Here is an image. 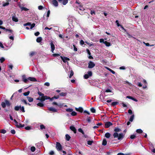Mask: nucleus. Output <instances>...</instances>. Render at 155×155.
I'll use <instances>...</instances> for the list:
<instances>
[{"label": "nucleus", "mask_w": 155, "mask_h": 155, "mask_svg": "<svg viewBox=\"0 0 155 155\" xmlns=\"http://www.w3.org/2000/svg\"><path fill=\"white\" fill-rule=\"evenodd\" d=\"M121 130V129L118 128H116L114 129V131L115 132H114L113 135L114 138H117L118 140H122L124 136V135L122 133H120L119 134H118L117 132H119Z\"/></svg>", "instance_id": "nucleus-1"}, {"label": "nucleus", "mask_w": 155, "mask_h": 155, "mask_svg": "<svg viewBox=\"0 0 155 155\" xmlns=\"http://www.w3.org/2000/svg\"><path fill=\"white\" fill-rule=\"evenodd\" d=\"M38 94L40 96H41V97H39L37 99V100H39L41 102L44 101L45 100L49 99L50 98V97H49L47 96H44L43 94L42 93L40 92H38Z\"/></svg>", "instance_id": "nucleus-2"}, {"label": "nucleus", "mask_w": 155, "mask_h": 155, "mask_svg": "<svg viewBox=\"0 0 155 155\" xmlns=\"http://www.w3.org/2000/svg\"><path fill=\"white\" fill-rule=\"evenodd\" d=\"M73 29L71 28H68L66 29V33L68 35V36H71L73 34Z\"/></svg>", "instance_id": "nucleus-3"}, {"label": "nucleus", "mask_w": 155, "mask_h": 155, "mask_svg": "<svg viewBox=\"0 0 155 155\" xmlns=\"http://www.w3.org/2000/svg\"><path fill=\"white\" fill-rule=\"evenodd\" d=\"M72 37L74 38H78L80 39L82 35L78 33H73L72 34Z\"/></svg>", "instance_id": "nucleus-4"}, {"label": "nucleus", "mask_w": 155, "mask_h": 155, "mask_svg": "<svg viewBox=\"0 0 155 155\" xmlns=\"http://www.w3.org/2000/svg\"><path fill=\"white\" fill-rule=\"evenodd\" d=\"M100 42L101 43L103 42L107 46H109L111 45V44L106 41H104V39H100Z\"/></svg>", "instance_id": "nucleus-5"}, {"label": "nucleus", "mask_w": 155, "mask_h": 155, "mask_svg": "<svg viewBox=\"0 0 155 155\" xmlns=\"http://www.w3.org/2000/svg\"><path fill=\"white\" fill-rule=\"evenodd\" d=\"M56 147L58 151L61 150H62L61 145L59 142H57L56 143Z\"/></svg>", "instance_id": "nucleus-6"}, {"label": "nucleus", "mask_w": 155, "mask_h": 155, "mask_svg": "<svg viewBox=\"0 0 155 155\" xmlns=\"http://www.w3.org/2000/svg\"><path fill=\"white\" fill-rule=\"evenodd\" d=\"M95 66V64L93 62L90 61L88 63V68H94Z\"/></svg>", "instance_id": "nucleus-7"}, {"label": "nucleus", "mask_w": 155, "mask_h": 155, "mask_svg": "<svg viewBox=\"0 0 155 155\" xmlns=\"http://www.w3.org/2000/svg\"><path fill=\"white\" fill-rule=\"evenodd\" d=\"M0 28L5 30V32H7L8 31L9 33H12V30L6 28L5 27H4L2 26H0Z\"/></svg>", "instance_id": "nucleus-8"}, {"label": "nucleus", "mask_w": 155, "mask_h": 155, "mask_svg": "<svg viewBox=\"0 0 155 155\" xmlns=\"http://www.w3.org/2000/svg\"><path fill=\"white\" fill-rule=\"evenodd\" d=\"M113 125V124L110 122H106L105 124V127L106 128H108L110 127V126Z\"/></svg>", "instance_id": "nucleus-9"}, {"label": "nucleus", "mask_w": 155, "mask_h": 155, "mask_svg": "<svg viewBox=\"0 0 155 155\" xmlns=\"http://www.w3.org/2000/svg\"><path fill=\"white\" fill-rule=\"evenodd\" d=\"M51 47V51L52 53H54V51L55 49V47L54 44H53L52 41H51L50 43Z\"/></svg>", "instance_id": "nucleus-10"}, {"label": "nucleus", "mask_w": 155, "mask_h": 155, "mask_svg": "<svg viewBox=\"0 0 155 155\" xmlns=\"http://www.w3.org/2000/svg\"><path fill=\"white\" fill-rule=\"evenodd\" d=\"M22 81L25 83H27L28 81V78H26L25 76L23 75L22 76Z\"/></svg>", "instance_id": "nucleus-11"}, {"label": "nucleus", "mask_w": 155, "mask_h": 155, "mask_svg": "<svg viewBox=\"0 0 155 155\" xmlns=\"http://www.w3.org/2000/svg\"><path fill=\"white\" fill-rule=\"evenodd\" d=\"M61 58L63 61L64 62H66V61L69 60V59L67 57H63L62 56H61Z\"/></svg>", "instance_id": "nucleus-12"}, {"label": "nucleus", "mask_w": 155, "mask_h": 155, "mask_svg": "<svg viewBox=\"0 0 155 155\" xmlns=\"http://www.w3.org/2000/svg\"><path fill=\"white\" fill-rule=\"evenodd\" d=\"M75 109L76 111L80 112L81 113L82 112L83 110V108H82V107H79L78 108L76 107L75 108Z\"/></svg>", "instance_id": "nucleus-13"}, {"label": "nucleus", "mask_w": 155, "mask_h": 155, "mask_svg": "<svg viewBox=\"0 0 155 155\" xmlns=\"http://www.w3.org/2000/svg\"><path fill=\"white\" fill-rule=\"evenodd\" d=\"M59 2H61L63 1L62 4L63 5H66L68 2V0H58Z\"/></svg>", "instance_id": "nucleus-14"}, {"label": "nucleus", "mask_w": 155, "mask_h": 155, "mask_svg": "<svg viewBox=\"0 0 155 155\" xmlns=\"http://www.w3.org/2000/svg\"><path fill=\"white\" fill-rule=\"evenodd\" d=\"M12 20L15 22H17L18 21V18L15 17V15H14L12 17Z\"/></svg>", "instance_id": "nucleus-15"}, {"label": "nucleus", "mask_w": 155, "mask_h": 155, "mask_svg": "<svg viewBox=\"0 0 155 155\" xmlns=\"http://www.w3.org/2000/svg\"><path fill=\"white\" fill-rule=\"evenodd\" d=\"M70 128L71 130L73 131L75 134L76 133V130L74 126H71L70 127Z\"/></svg>", "instance_id": "nucleus-16"}, {"label": "nucleus", "mask_w": 155, "mask_h": 155, "mask_svg": "<svg viewBox=\"0 0 155 155\" xmlns=\"http://www.w3.org/2000/svg\"><path fill=\"white\" fill-rule=\"evenodd\" d=\"M48 110H49L50 111H52L53 112H57V110L56 109L53 108L52 107H49L48 108Z\"/></svg>", "instance_id": "nucleus-17"}, {"label": "nucleus", "mask_w": 155, "mask_h": 155, "mask_svg": "<svg viewBox=\"0 0 155 155\" xmlns=\"http://www.w3.org/2000/svg\"><path fill=\"white\" fill-rule=\"evenodd\" d=\"M28 80H30L32 81H36L37 80L35 79V78H33V77H29L28 78Z\"/></svg>", "instance_id": "nucleus-18"}, {"label": "nucleus", "mask_w": 155, "mask_h": 155, "mask_svg": "<svg viewBox=\"0 0 155 155\" xmlns=\"http://www.w3.org/2000/svg\"><path fill=\"white\" fill-rule=\"evenodd\" d=\"M52 3L53 5L56 7L58 6V3L56 0H53Z\"/></svg>", "instance_id": "nucleus-19"}, {"label": "nucleus", "mask_w": 155, "mask_h": 155, "mask_svg": "<svg viewBox=\"0 0 155 155\" xmlns=\"http://www.w3.org/2000/svg\"><path fill=\"white\" fill-rule=\"evenodd\" d=\"M16 126L17 127L20 128H21V127H24L25 126V125H24V124L22 125L21 124L18 123V124L16 125Z\"/></svg>", "instance_id": "nucleus-20"}, {"label": "nucleus", "mask_w": 155, "mask_h": 155, "mask_svg": "<svg viewBox=\"0 0 155 155\" xmlns=\"http://www.w3.org/2000/svg\"><path fill=\"white\" fill-rule=\"evenodd\" d=\"M126 97L127 98H129V99H131V100H133V101H135L136 102L137 101V100L136 99L133 98V97H132L131 96H127Z\"/></svg>", "instance_id": "nucleus-21"}, {"label": "nucleus", "mask_w": 155, "mask_h": 155, "mask_svg": "<svg viewBox=\"0 0 155 155\" xmlns=\"http://www.w3.org/2000/svg\"><path fill=\"white\" fill-rule=\"evenodd\" d=\"M20 8L21 11L24 10L25 11H27L29 10V9L25 7L20 6Z\"/></svg>", "instance_id": "nucleus-22"}, {"label": "nucleus", "mask_w": 155, "mask_h": 155, "mask_svg": "<svg viewBox=\"0 0 155 155\" xmlns=\"http://www.w3.org/2000/svg\"><path fill=\"white\" fill-rule=\"evenodd\" d=\"M107 141L106 140V139H104L102 143V145L104 146H105L107 145Z\"/></svg>", "instance_id": "nucleus-23"}, {"label": "nucleus", "mask_w": 155, "mask_h": 155, "mask_svg": "<svg viewBox=\"0 0 155 155\" xmlns=\"http://www.w3.org/2000/svg\"><path fill=\"white\" fill-rule=\"evenodd\" d=\"M110 136V134L108 132L106 133L105 134V137L107 138H109Z\"/></svg>", "instance_id": "nucleus-24"}, {"label": "nucleus", "mask_w": 155, "mask_h": 155, "mask_svg": "<svg viewBox=\"0 0 155 155\" xmlns=\"http://www.w3.org/2000/svg\"><path fill=\"white\" fill-rule=\"evenodd\" d=\"M27 98L28 100V101L30 102H31L33 101V99L31 97H29L28 96L27 97Z\"/></svg>", "instance_id": "nucleus-25"}, {"label": "nucleus", "mask_w": 155, "mask_h": 155, "mask_svg": "<svg viewBox=\"0 0 155 155\" xmlns=\"http://www.w3.org/2000/svg\"><path fill=\"white\" fill-rule=\"evenodd\" d=\"M78 6L79 7V9L81 11H84L85 10V9L82 5H78Z\"/></svg>", "instance_id": "nucleus-26"}, {"label": "nucleus", "mask_w": 155, "mask_h": 155, "mask_svg": "<svg viewBox=\"0 0 155 155\" xmlns=\"http://www.w3.org/2000/svg\"><path fill=\"white\" fill-rule=\"evenodd\" d=\"M65 137L66 140L67 141H69L71 138L70 136L68 134H66Z\"/></svg>", "instance_id": "nucleus-27"}, {"label": "nucleus", "mask_w": 155, "mask_h": 155, "mask_svg": "<svg viewBox=\"0 0 155 155\" xmlns=\"http://www.w3.org/2000/svg\"><path fill=\"white\" fill-rule=\"evenodd\" d=\"M21 108V106H16L15 107V110L16 111H18Z\"/></svg>", "instance_id": "nucleus-28"}, {"label": "nucleus", "mask_w": 155, "mask_h": 155, "mask_svg": "<svg viewBox=\"0 0 155 155\" xmlns=\"http://www.w3.org/2000/svg\"><path fill=\"white\" fill-rule=\"evenodd\" d=\"M9 4V3L8 2H3L2 5L3 6L5 7V6L8 5Z\"/></svg>", "instance_id": "nucleus-29"}, {"label": "nucleus", "mask_w": 155, "mask_h": 155, "mask_svg": "<svg viewBox=\"0 0 155 155\" xmlns=\"http://www.w3.org/2000/svg\"><path fill=\"white\" fill-rule=\"evenodd\" d=\"M134 117V115H132L130 118L129 121L131 122L133 121Z\"/></svg>", "instance_id": "nucleus-30"}, {"label": "nucleus", "mask_w": 155, "mask_h": 155, "mask_svg": "<svg viewBox=\"0 0 155 155\" xmlns=\"http://www.w3.org/2000/svg\"><path fill=\"white\" fill-rule=\"evenodd\" d=\"M37 105L40 107H43L44 106L43 104L42 103H39L37 104Z\"/></svg>", "instance_id": "nucleus-31"}, {"label": "nucleus", "mask_w": 155, "mask_h": 155, "mask_svg": "<svg viewBox=\"0 0 155 155\" xmlns=\"http://www.w3.org/2000/svg\"><path fill=\"white\" fill-rule=\"evenodd\" d=\"M5 102L6 105L7 106H9L10 105V104L8 101L7 100H5Z\"/></svg>", "instance_id": "nucleus-32"}, {"label": "nucleus", "mask_w": 155, "mask_h": 155, "mask_svg": "<svg viewBox=\"0 0 155 155\" xmlns=\"http://www.w3.org/2000/svg\"><path fill=\"white\" fill-rule=\"evenodd\" d=\"M59 94L61 96H64L67 95V93H66L62 92L60 93Z\"/></svg>", "instance_id": "nucleus-33"}, {"label": "nucleus", "mask_w": 155, "mask_h": 155, "mask_svg": "<svg viewBox=\"0 0 155 155\" xmlns=\"http://www.w3.org/2000/svg\"><path fill=\"white\" fill-rule=\"evenodd\" d=\"M90 110L93 113H95L96 112L95 109L94 108H91Z\"/></svg>", "instance_id": "nucleus-34"}, {"label": "nucleus", "mask_w": 155, "mask_h": 155, "mask_svg": "<svg viewBox=\"0 0 155 155\" xmlns=\"http://www.w3.org/2000/svg\"><path fill=\"white\" fill-rule=\"evenodd\" d=\"M78 131L79 132L82 133L83 134H84V133L81 128H79Z\"/></svg>", "instance_id": "nucleus-35"}, {"label": "nucleus", "mask_w": 155, "mask_h": 155, "mask_svg": "<svg viewBox=\"0 0 155 155\" xmlns=\"http://www.w3.org/2000/svg\"><path fill=\"white\" fill-rule=\"evenodd\" d=\"M67 111L68 112H71L73 111V110L72 108H68L66 109Z\"/></svg>", "instance_id": "nucleus-36"}, {"label": "nucleus", "mask_w": 155, "mask_h": 155, "mask_svg": "<svg viewBox=\"0 0 155 155\" xmlns=\"http://www.w3.org/2000/svg\"><path fill=\"white\" fill-rule=\"evenodd\" d=\"M136 132L138 133H141L143 132V131L141 129H139L136 130Z\"/></svg>", "instance_id": "nucleus-37"}, {"label": "nucleus", "mask_w": 155, "mask_h": 155, "mask_svg": "<svg viewBox=\"0 0 155 155\" xmlns=\"http://www.w3.org/2000/svg\"><path fill=\"white\" fill-rule=\"evenodd\" d=\"M30 93V92L29 91H28L24 93H23V95L25 96H27Z\"/></svg>", "instance_id": "nucleus-38"}, {"label": "nucleus", "mask_w": 155, "mask_h": 155, "mask_svg": "<svg viewBox=\"0 0 155 155\" xmlns=\"http://www.w3.org/2000/svg\"><path fill=\"white\" fill-rule=\"evenodd\" d=\"M71 114L72 116H75L77 115V113L75 111H72L71 112Z\"/></svg>", "instance_id": "nucleus-39"}, {"label": "nucleus", "mask_w": 155, "mask_h": 155, "mask_svg": "<svg viewBox=\"0 0 155 155\" xmlns=\"http://www.w3.org/2000/svg\"><path fill=\"white\" fill-rule=\"evenodd\" d=\"M35 24L34 23H32V24H31V25H30V29H32L35 26Z\"/></svg>", "instance_id": "nucleus-40"}, {"label": "nucleus", "mask_w": 155, "mask_h": 155, "mask_svg": "<svg viewBox=\"0 0 155 155\" xmlns=\"http://www.w3.org/2000/svg\"><path fill=\"white\" fill-rule=\"evenodd\" d=\"M31 150L32 152H34L35 150V148L34 147H32L31 148Z\"/></svg>", "instance_id": "nucleus-41"}, {"label": "nucleus", "mask_w": 155, "mask_h": 155, "mask_svg": "<svg viewBox=\"0 0 155 155\" xmlns=\"http://www.w3.org/2000/svg\"><path fill=\"white\" fill-rule=\"evenodd\" d=\"M35 53L34 51H31L30 52V56L31 57L33 56L35 54Z\"/></svg>", "instance_id": "nucleus-42"}, {"label": "nucleus", "mask_w": 155, "mask_h": 155, "mask_svg": "<svg viewBox=\"0 0 155 155\" xmlns=\"http://www.w3.org/2000/svg\"><path fill=\"white\" fill-rule=\"evenodd\" d=\"M20 109L22 111V112H25V110H24V107L22 106L21 107V108H20Z\"/></svg>", "instance_id": "nucleus-43"}, {"label": "nucleus", "mask_w": 155, "mask_h": 155, "mask_svg": "<svg viewBox=\"0 0 155 155\" xmlns=\"http://www.w3.org/2000/svg\"><path fill=\"white\" fill-rule=\"evenodd\" d=\"M0 132L1 133L4 134L6 133V131L5 130L2 129L0 130Z\"/></svg>", "instance_id": "nucleus-44"}, {"label": "nucleus", "mask_w": 155, "mask_h": 155, "mask_svg": "<svg viewBox=\"0 0 155 155\" xmlns=\"http://www.w3.org/2000/svg\"><path fill=\"white\" fill-rule=\"evenodd\" d=\"M31 25V23L30 22H27L26 23L24 24L23 25L24 26H25L27 25Z\"/></svg>", "instance_id": "nucleus-45"}, {"label": "nucleus", "mask_w": 155, "mask_h": 155, "mask_svg": "<svg viewBox=\"0 0 155 155\" xmlns=\"http://www.w3.org/2000/svg\"><path fill=\"white\" fill-rule=\"evenodd\" d=\"M118 102H114L112 103V105L113 106H115L118 104Z\"/></svg>", "instance_id": "nucleus-46"}, {"label": "nucleus", "mask_w": 155, "mask_h": 155, "mask_svg": "<svg viewBox=\"0 0 155 155\" xmlns=\"http://www.w3.org/2000/svg\"><path fill=\"white\" fill-rule=\"evenodd\" d=\"M25 129L27 130H29L31 129V127L30 126H28L25 127Z\"/></svg>", "instance_id": "nucleus-47"}, {"label": "nucleus", "mask_w": 155, "mask_h": 155, "mask_svg": "<svg viewBox=\"0 0 155 155\" xmlns=\"http://www.w3.org/2000/svg\"><path fill=\"white\" fill-rule=\"evenodd\" d=\"M74 73L72 71H71L70 74L69 76V78H71V77L73 75Z\"/></svg>", "instance_id": "nucleus-48"}, {"label": "nucleus", "mask_w": 155, "mask_h": 155, "mask_svg": "<svg viewBox=\"0 0 155 155\" xmlns=\"http://www.w3.org/2000/svg\"><path fill=\"white\" fill-rule=\"evenodd\" d=\"M41 40L42 39H36V41L37 42L40 43V44L41 45H42V42H41Z\"/></svg>", "instance_id": "nucleus-49"}, {"label": "nucleus", "mask_w": 155, "mask_h": 155, "mask_svg": "<svg viewBox=\"0 0 155 155\" xmlns=\"http://www.w3.org/2000/svg\"><path fill=\"white\" fill-rule=\"evenodd\" d=\"M87 73L89 76H91L92 75V72L91 71H88Z\"/></svg>", "instance_id": "nucleus-50"}, {"label": "nucleus", "mask_w": 155, "mask_h": 155, "mask_svg": "<svg viewBox=\"0 0 155 155\" xmlns=\"http://www.w3.org/2000/svg\"><path fill=\"white\" fill-rule=\"evenodd\" d=\"M1 105L3 108H5L6 106V104L5 102H2Z\"/></svg>", "instance_id": "nucleus-51"}, {"label": "nucleus", "mask_w": 155, "mask_h": 155, "mask_svg": "<svg viewBox=\"0 0 155 155\" xmlns=\"http://www.w3.org/2000/svg\"><path fill=\"white\" fill-rule=\"evenodd\" d=\"M93 142V141H92L89 140L87 141V144L89 145H91Z\"/></svg>", "instance_id": "nucleus-52"}, {"label": "nucleus", "mask_w": 155, "mask_h": 155, "mask_svg": "<svg viewBox=\"0 0 155 155\" xmlns=\"http://www.w3.org/2000/svg\"><path fill=\"white\" fill-rule=\"evenodd\" d=\"M89 76L87 74H85L84 75V78L87 79L88 78Z\"/></svg>", "instance_id": "nucleus-53"}, {"label": "nucleus", "mask_w": 155, "mask_h": 155, "mask_svg": "<svg viewBox=\"0 0 155 155\" xmlns=\"http://www.w3.org/2000/svg\"><path fill=\"white\" fill-rule=\"evenodd\" d=\"M50 13V10H48L47 12V18H48L49 17Z\"/></svg>", "instance_id": "nucleus-54"}, {"label": "nucleus", "mask_w": 155, "mask_h": 155, "mask_svg": "<svg viewBox=\"0 0 155 155\" xmlns=\"http://www.w3.org/2000/svg\"><path fill=\"white\" fill-rule=\"evenodd\" d=\"M40 34V33L39 31H37L35 33L34 35L35 36H37Z\"/></svg>", "instance_id": "nucleus-55"}, {"label": "nucleus", "mask_w": 155, "mask_h": 155, "mask_svg": "<svg viewBox=\"0 0 155 155\" xmlns=\"http://www.w3.org/2000/svg\"><path fill=\"white\" fill-rule=\"evenodd\" d=\"M40 129L41 130L45 128V126L43 125H42V124L40 125Z\"/></svg>", "instance_id": "nucleus-56"}, {"label": "nucleus", "mask_w": 155, "mask_h": 155, "mask_svg": "<svg viewBox=\"0 0 155 155\" xmlns=\"http://www.w3.org/2000/svg\"><path fill=\"white\" fill-rule=\"evenodd\" d=\"M43 7L42 5H39L38 6V9L40 10L43 9Z\"/></svg>", "instance_id": "nucleus-57"}, {"label": "nucleus", "mask_w": 155, "mask_h": 155, "mask_svg": "<svg viewBox=\"0 0 155 155\" xmlns=\"http://www.w3.org/2000/svg\"><path fill=\"white\" fill-rule=\"evenodd\" d=\"M136 137V136L134 135H132L130 136V138L131 139H134Z\"/></svg>", "instance_id": "nucleus-58"}, {"label": "nucleus", "mask_w": 155, "mask_h": 155, "mask_svg": "<svg viewBox=\"0 0 155 155\" xmlns=\"http://www.w3.org/2000/svg\"><path fill=\"white\" fill-rule=\"evenodd\" d=\"M5 60V58L2 57L1 59H0V61L1 63L3 62Z\"/></svg>", "instance_id": "nucleus-59"}, {"label": "nucleus", "mask_w": 155, "mask_h": 155, "mask_svg": "<svg viewBox=\"0 0 155 155\" xmlns=\"http://www.w3.org/2000/svg\"><path fill=\"white\" fill-rule=\"evenodd\" d=\"M21 100L22 102L24 103L25 104H27V103L26 100L23 99H21Z\"/></svg>", "instance_id": "nucleus-60"}, {"label": "nucleus", "mask_w": 155, "mask_h": 155, "mask_svg": "<svg viewBox=\"0 0 155 155\" xmlns=\"http://www.w3.org/2000/svg\"><path fill=\"white\" fill-rule=\"evenodd\" d=\"M115 22L118 27H119L120 26V25L119 23L118 20H116Z\"/></svg>", "instance_id": "nucleus-61"}, {"label": "nucleus", "mask_w": 155, "mask_h": 155, "mask_svg": "<svg viewBox=\"0 0 155 155\" xmlns=\"http://www.w3.org/2000/svg\"><path fill=\"white\" fill-rule=\"evenodd\" d=\"M44 85L45 86H50V83L49 82H45Z\"/></svg>", "instance_id": "nucleus-62"}, {"label": "nucleus", "mask_w": 155, "mask_h": 155, "mask_svg": "<svg viewBox=\"0 0 155 155\" xmlns=\"http://www.w3.org/2000/svg\"><path fill=\"white\" fill-rule=\"evenodd\" d=\"M91 15H92L93 14H95V12L94 10H91Z\"/></svg>", "instance_id": "nucleus-63"}, {"label": "nucleus", "mask_w": 155, "mask_h": 155, "mask_svg": "<svg viewBox=\"0 0 155 155\" xmlns=\"http://www.w3.org/2000/svg\"><path fill=\"white\" fill-rule=\"evenodd\" d=\"M11 133L13 134H15V130H11Z\"/></svg>", "instance_id": "nucleus-64"}]
</instances>
